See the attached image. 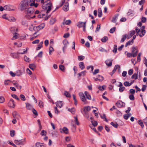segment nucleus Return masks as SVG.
Instances as JSON below:
<instances>
[{"instance_id": "393cba45", "label": "nucleus", "mask_w": 147, "mask_h": 147, "mask_svg": "<svg viewBox=\"0 0 147 147\" xmlns=\"http://www.w3.org/2000/svg\"><path fill=\"white\" fill-rule=\"evenodd\" d=\"M13 117L15 118H17L16 116H20V115L16 111H14L12 113Z\"/></svg>"}, {"instance_id": "423d86ee", "label": "nucleus", "mask_w": 147, "mask_h": 147, "mask_svg": "<svg viewBox=\"0 0 147 147\" xmlns=\"http://www.w3.org/2000/svg\"><path fill=\"white\" fill-rule=\"evenodd\" d=\"M63 44L64 46L63 47V51L64 53H65V49L67 48L69 43L66 40H64L63 41Z\"/></svg>"}, {"instance_id": "6ab92c4d", "label": "nucleus", "mask_w": 147, "mask_h": 147, "mask_svg": "<svg viewBox=\"0 0 147 147\" xmlns=\"http://www.w3.org/2000/svg\"><path fill=\"white\" fill-rule=\"evenodd\" d=\"M56 105L57 107H58L60 108H61L62 106V102L60 101H57L56 103Z\"/></svg>"}, {"instance_id": "7ed1b4c3", "label": "nucleus", "mask_w": 147, "mask_h": 147, "mask_svg": "<svg viewBox=\"0 0 147 147\" xmlns=\"http://www.w3.org/2000/svg\"><path fill=\"white\" fill-rule=\"evenodd\" d=\"M79 95L80 96L81 100L84 102L85 104H87L88 103V102L86 100L85 96L82 92L79 93Z\"/></svg>"}, {"instance_id": "6e6552de", "label": "nucleus", "mask_w": 147, "mask_h": 147, "mask_svg": "<svg viewBox=\"0 0 147 147\" xmlns=\"http://www.w3.org/2000/svg\"><path fill=\"white\" fill-rule=\"evenodd\" d=\"M13 7L9 5H6L4 6V9L7 11H14V9L13 8Z\"/></svg>"}, {"instance_id": "f704fd0d", "label": "nucleus", "mask_w": 147, "mask_h": 147, "mask_svg": "<svg viewBox=\"0 0 147 147\" xmlns=\"http://www.w3.org/2000/svg\"><path fill=\"white\" fill-rule=\"evenodd\" d=\"M15 29L16 30H17L18 29L15 27H11L10 28V31L12 33H14L15 32Z\"/></svg>"}, {"instance_id": "2eb2a0df", "label": "nucleus", "mask_w": 147, "mask_h": 147, "mask_svg": "<svg viewBox=\"0 0 147 147\" xmlns=\"http://www.w3.org/2000/svg\"><path fill=\"white\" fill-rule=\"evenodd\" d=\"M118 68H119V70H120V66H119L118 65H117L115 66L114 69L113 70V71L111 73L112 74H111V75H112L113 74L115 73V71H116V70Z\"/></svg>"}, {"instance_id": "20e7f679", "label": "nucleus", "mask_w": 147, "mask_h": 147, "mask_svg": "<svg viewBox=\"0 0 147 147\" xmlns=\"http://www.w3.org/2000/svg\"><path fill=\"white\" fill-rule=\"evenodd\" d=\"M136 47H133L132 48L131 53H133L132 57H136L138 51Z\"/></svg>"}, {"instance_id": "49530a36", "label": "nucleus", "mask_w": 147, "mask_h": 147, "mask_svg": "<svg viewBox=\"0 0 147 147\" xmlns=\"http://www.w3.org/2000/svg\"><path fill=\"white\" fill-rule=\"evenodd\" d=\"M96 81L99 80L100 81H102L104 80V78L102 76H101L100 78H98L94 79Z\"/></svg>"}, {"instance_id": "f257e3e1", "label": "nucleus", "mask_w": 147, "mask_h": 147, "mask_svg": "<svg viewBox=\"0 0 147 147\" xmlns=\"http://www.w3.org/2000/svg\"><path fill=\"white\" fill-rule=\"evenodd\" d=\"M28 5V3L26 1H22L19 5L18 9L21 11L26 10Z\"/></svg>"}, {"instance_id": "bf43d9fd", "label": "nucleus", "mask_w": 147, "mask_h": 147, "mask_svg": "<svg viewBox=\"0 0 147 147\" xmlns=\"http://www.w3.org/2000/svg\"><path fill=\"white\" fill-rule=\"evenodd\" d=\"M39 106L40 107H43V103L42 102L41 100H40L38 103Z\"/></svg>"}, {"instance_id": "bb28decb", "label": "nucleus", "mask_w": 147, "mask_h": 147, "mask_svg": "<svg viewBox=\"0 0 147 147\" xmlns=\"http://www.w3.org/2000/svg\"><path fill=\"white\" fill-rule=\"evenodd\" d=\"M98 16L99 17H101L102 15V10L101 8H99L98 9Z\"/></svg>"}, {"instance_id": "de8ad7c7", "label": "nucleus", "mask_w": 147, "mask_h": 147, "mask_svg": "<svg viewBox=\"0 0 147 147\" xmlns=\"http://www.w3.org/2000/svg\"><path fill=\"white\" fill-rule=\"evenodd\" d=\"M24 59L25 61L28 62H29L30 61V59L26 56H24Z\"/></svg>"}, {"instance_id": "cd10ccee", "label": "nucleus", "mask_w": 147, "mask_h": 147, "mask_svg": "<svg viewBox=\"0 0 147 147\" xmlns=\"http://www.w3.org/2000/svg\"><path fill=\"white\" fill-rule=\"evenodd\" d=\"M84 22H79L77 26L79 28L83 27V25H84Z\"/></svg>"}, {"instance_id": "5fc2aeb1", "label": "nucleus", "mask_w": 147, "mask_h": 147, "mask_svg": "<svg viewBox=\"0 0 147 147\" xmlns=\"http://www.w3.org/2000/svg\"><path fill=\"white\" fill-rule=\"evenodd\" d=\"M7 20H8L10 22H14L16 20V19L13 17H11L10 18H7Z\"/></svg>"}, {"instance_id": "4c0bfd02", "label": "nucleus", "mask_w": 147, "mask_h": 147, "mask_svg": "<svg viewBox=\"0 0 147 147\" xmlns=\"http://www.w3.org/2000/svg\"><path fill=\"white\" fill-rule=\"evenodd\" d=\"M138 124H139L141 126V127L142 128H143L144 127V125L143 124V123L141 120H138Z\"/></svg>"}, {"instance_id": "864d4df0", "label": "nucleus", "mask_w": 147, "mask_h": 147, "mask_svg": "<svg viewBox=\"0 0 147 147\" xmlns=\"http://www.w3.org/2000/svg\"><path fill=\"white\" fill-rule=\"evenodd\" d=\"M129 99L131 100H133L134 99V97L133 94H131L129 95Z\"/></svg>"}, {"instance_id": "ddd939ff", "label": "nucleus", "mask_w": 147, "mask_h": 147, "mask_svg": "<svg viewBox=\"0 0 147 147\" xmlns=\"http://www.w3.org/2000/svg\"><path fill=\"white\" fill-rule=\"evenodd\" d=\"M63 10L65 11H67L69 10V4L67 2L65 3V4L63 6Z\"/></svg>"}, {"instance_id": "6e6d98bb", "label": "nucleus", "mask_w": 147, "mask_h": 147, "mask_svg": "<svg viewBox=\"0 0 147 147\" xmlns=\"http://www.w3.org/2000/svg\"><path fill=\"white\" fill-rule=\"evenodd\" d=\"M11 96H12V97L16 99V100H20L19 98L15 94H11Z\"/></svg>"}, {"instance_id": "2f4dec72", "label": "nucleus", "mask_w": 147, "mask_h": 147, "mask_svg": "<svg viewBox=\"0 0 147 147\" xmlns=\"http://www.w3.org/2000/svg\"><path fill=\"white\" fill-rule=\"evenodd\" d=\"M108 40V38L107 36H104L101 39V40L102 42H106Z\"/></svg>"}, {"instance_id": "e2e57ef3", "label": "nucleus", "mask_w": 147, "mask_h": 147, "mask_svg": "<svg viewBox=\"0 0 147 147\" xmlns=\"http://www.w3.org/2000/svg\"><path fill=\"white\" fill-rule=\"evenodd\" d=\"M125 89V88L124 86L120 87L119 88V90L120 92H122Z\"/></svg>"}, {"instance_id": "f8f14e48", "label": "nucleus", "mask_w": 147, "mask_h": 147, "mask_svg": "<svg viewBox=\"0 0 147 147\" xmlns=\"http://www.w3.org/2000/svg\"><path fill=\"white\" fill-rule=\"evenodd\" d=\"M113 60L111 59H107L105 61L106 65L108 66H111L112 65Z\"/></svg>"}, {"instance_id": "4be33fe9", "label": "nucleus", "mask_w": 147, "mask_h": 147, "mask_svg": "<svg viewBox=\"0 0 147 147\" xmlns=\"http://www.w3.org/2000/svg\"><path fill=\"white\" fill-rule=\"evenodd\" d=\"M140 34L139 35V36L140 37H142L146 33V30H140Z\"/></svg>"}, {"instance_id": "0eeeda50", "label": "nucleus", "mask_w": 147, "mask_h": 147, "mask_svg": "<svg viewBox=\"0 0 147 147\" xmlns=\"http://www.w3.org/2000/svg\"><path fill=\"white\" fill-rule=\"evenodd\" d=\"M14 101L12 99H10L8 103V106L11 108H14L15 107V105L14 103Z\"/></svg>"}, {"instance_id": "dca6fc26", "label": "nucleus", "mask_w": 147, "mask_h": 147, "mask_svg": "<svg viewBox=\"0 0 147 147\" xmlns=\"http://www.w3.org/2000/svg\"><path fill=\"white\" fill-rule=\"evenodd\" d=\"M26 108L28 110H31L32 109L33 106L28 103H26Z\"/></svg>"}, {"instance_id": "69168bd1", "label": "nucleus", "mask_w": 147, "mask_h": 147, "mask_svg": "<svg viewBox=\"0 0 147 147\" xmlns=\"http://www.w3.org/2000/svg\"><path fill=\"white\" fill-rule=\"evenodd\" d=\"M124 85L125 86H130L129 83V82L127 81L124 82Z\"/></svg>"}, {"instance_id": "c03bdc74", "label": "nucleus", "mask_w": 147, "mask_h": 147, "mask_svg": "<svg viewBox=\"0 0 147 147\" xmlns=\"http://www.w3.org/2000/svg\"><path fill=\"white\" fill-rule=\"evenodd\" d=\"M74 118L75 119V122L76 124L77 125H79V123L78 121V119L77 118V116L76 117H74Z\"/></svg>"}, {"instance_id": "ea45409f", "label": "nucleus", "mask_w": 147, "mask_h": 147, "mask_svg": "<svg viewBox=\"0 0 147 147\" xmlns=\"http://www.w3.org/2000/svg\"><path fill=\"white\" fill-rule=\"evenodd\" d=\"M52 46H50V47H49V53L50 55H51V53L53 51H54V49L53 47H52Z\"/></svg>"}, {"instance_id": "a211bd4d", "label": "nucleus", "mask_w": 147, "mask_h": 147, "mask_svg": "<svg viewBox=\"0 0 147 147\" xmlns=\"http://www.w3.org/2000/svg\"><path fill=\"white\" fill-rule=\"evenodd\" d=\"M118 16V14H115V15L114 17L111 20L112 22L114 23H116V21L117 19Z\"/></svg>"}, {"instance_id": "4d7b16f0", "label": "nucleus", "mask_w": 147, "mask_h": 147, "mask_svg": "<svg viewBox=\"0 0 147 147\" xmlns=\"http://www.w3.org/2000/svg\"><path fill=\"white\" fill-rule=\"evenodd\" d=\"M59 68L62 71H63L65 70V67L62 65H61L59 66Z\"/></svg>"}, {"instance_id": "72a5a7b5", "label": "nucleus", "mask_w": 147, "mask_h": 147, "mask_svg": "<svg viewBox=\"0 0 147 147\" xmlns=\"http://www.w3.org/2000/svg\"><path fill=\"white\" fill-rule=\"evenodd\" d=\"M138 71L137 72V74H134L131 77L132 79H134L136 80L138 78Z\"/></svg>"}, {"instance_id": "412c9836", "label": "nucleus", "mask_w": 147, "mask_h": 147, "mask_svg": "<svg viewBox=\"0 0 147 147\" xmlns=\"http://www.w3.org/2000/svg\"><path fill=\"white\" fill-rule=\"evenodd\" d=\"M79 65L80 68L82 70L84 69L85 68V66L83 62H80L79 63Z\"/></svg>"}, {"instance_id": "79ce46f5", "label": "nucleus", "mask_w": 147, "mask_h": 147, "mask_svg": "<svg viewBox=\"0 0 147 147\" xmlns=\"http://www.w3.org/2000/svg\"><path fill=\"white\" fill-rule=\"evenodd\" d=\"M69 111L73 114H74L75 113V109L74 108H72L71 109H69Z\"/></svg>"}, {"instance_id": "a19ab883", "label": "nucleus", "mask_w": 147, "mask_h": 147, "mask_svg": "<svg viewBox=\"0 0 147 147\" xmlns=\"http://www.w3.org/2000/svg\"><path fill=\"white\" fill-rule=\"evenodd\" d=\"M47 134V132L46 131L44 130H42L40 134L42 136H46Z\"/></svg>"}, {"instance_id": "7c9ffc66", "label": "nucleus", "mask_w": 147, "mask_h": 147, "mask_svg": "<svg viewBox=\"0 0 147 147\" xmlns=\"http://www.w3.org/2000/svg\"><path fill=\"white\" fill-rule=\"evenodd\" d=\"M90 107L89 106L85 107L84 108V111H89L90 110Z\"/></svg>"}, {"instance_id": "b1692460", "label": "nucleus", "mask_w": 147, "mask_h": 147, "mask_svg": "<svg viewBox=\"0 0 147 147\" xmlns=\"http://www.w3.org/2000/svg\"><path fill=\"white\" fill-rule=\"evenodd\" d=\"M133 43V39H132L131 40H129L126 43L125 47H127L128 45H131Z\"/></svg>"}, {"instance_id": "9d476101", "label": "nucleus", "mask_w": 147, "mask_h": 147, "mask_svg": "<svg viewBox=\"0 0 147 147\" xmlns=\"http://www.w3.org/2000/svg\"><path fill=\"white\" fill-rule=\"evenodd\" d=\"M24 70L23 69V70H18L16 71V76H20L21 75L24 73Z\"/></svg>"}, {"instance_id": "3c124183", "label": "nucleus", "mask_w": 147, "mask_h": 147, "mask_svg": "<svg viewBox=\"0 0 147 147\" xmlns=\"http://www.w3.org/2000/svg\"><path fill=\"white\" fill-rule=\"evenodd\" d=\"M5 98L3 96H0V103H3L5 101Z\"/></svg>"}, {"instance_id": "39448f33", "label": "nucleus", "mask_w": 147, "mask_h": 147, "mask_svg": "<svg viewBox=\"0 0 147 147\" xmlns=\"http://www.w3.org/2000/svg\"><path fill=\"white\" fill-rule=\"evenodd\" d=\"M34 9L33 7H30L28 8H27L26 10L25 11L27 12L28 14H31L34 12Z\"/></svg>"}, {"instance_id": "f3484780", "label": "nucleus", "mask_w": 147, "mask_h": 147, "mask_svg": "<svg viewBox=\"0 0 147 147\" xmlns=\"http://www.w3.org/2000/svg\"><path fill=\"white\" fill-rule=\"evenodd\" d=\"M36 147H46V146L43 143L37 142L35 144Z\"/></svg>"}, {"instance_id": "4468645a", "label": "nucleus", "mask_w": 147, "mask_h": 147, "mask_svg": "<svg viewBox=\"0 0 147 147\" xmlns=\"http://www.w3.org/2000/svg\"><path fill=\"white\" fill-rule=\"evenodd\" d=\"M22 140H15L14 141V143L18 145H24L22 141Z\"/></svg>"}, {"instance_id": "603ef678", "label": "nucleus", "mask_w": 147, "mask_h": 147, "mask_svg": "<svg viewBox=\"0 0 147 147\" xmlns=\"http://www.w3.org/2000/svg\"><path fill=\"white\" fill-rule=\"evenodd\" d=\"M32 112L36 116H37L38 115L37 111L34 108L32 109Z\"/></svg>"}, {"instance_id": "8fccbe9b", "label": "nucleus", "mask_w": 147, "mask_h": 147, "mask_svg": "<svg viewBox=\"0 0 147 147\" xmlns=\"http://www.w3.org/2000/svg\"><path fill=\"white\" fill-rule=\"evenodd\" d=\"M84 56L82 55L79 56L78 57V59L80 61L83 60L84 59Z\"/></svg>"}, {"instance_id": "338daca9", "label": "nucleus", "mask_w": 147, "mask_h": 147, "mask_svg": "<svg viewBox=\"0 0 147 147\" xmlns=\"http://www.w3.org/2000/svg\"><path fill=\"white\" fill-rule=\"evenodd\" d=\"M100 24H98L96 28V30H95V32H97L98 31H99V30L100 29Z\"/></svg>"}, {"instance_id": "0e129e2a", "label": "nucleus", "mask_w": 147, "mask_h": 147, "mask_svg": "<svg viewBox=\"0 0 147 147\" xmlns=\"http://www.w3.org/2000/svg\"><path fill=\"white\" fill-rule=\"evenodd\" d=\"M20 97L22 100L25 101L26 100V98L24 96L23 94H21Z\"/></svg>"}, {"instance_id": "c85d7f7f", "label": "nucleus", "mask_w": 147, "mask_h": 147, "mask_svg": "<svg viewBox=\"0 0 147 147\" xmlns=\"http://www.w3.org/2000/svg\"><path fill=\"white\" fill-rule=\"evenodd\" d=\"M56 20L55 18H51L50 21V23L51 25L53 24L56 22Z\"/></svg>"}, {"instance_id": "c756f323", "label": "nucleus", "mask_w": 147, "mask_h": 147, "mask_svg": "<svg viewBox=\"0 0 147 147\" xmlns=\"http://www.w3.org/2000/svg\"><path fill=\"white\" fill-rule=\"evenodd\" d=\"M29 67L31 69L34 70L36 66L34 64H30L29 65Z\"/></svg>"}, {"instance_id": "09e8293b", "label": "nucleus", "mask_w": 147, "mask_h": 147, "mask_svg": "<svg viewBox=\"0 0 147 147\" xmlns=\"http://www.w3.org/2000/svg\"><path fill=\"white\" fill-rule=\"evenodd\" d=\"M33 29L35 31H38L40 30V27H39V26H37L34 27L33 28Z\"/></svg>"}, {"instance_id": "58836bf2", "label": "nucleus", "mask_w": 147, "mask_h": 147, "mask_svg": "<svg viewBox=\"0 0 147 147\" xmlns=\"http://www.w3.org/2000/svg\"><path fill=\"white\" fill-rule=\"evenodd\" d=\"M91 121L92 125H93L95 127L97 125L98 123L97 121L92 120Z\"/></svg>"}, {"instance_id": "680f3d73", "label": "nucleus", "mask_w": 147, "mask_h": 147, "mask_svg": "<svg viewBox=\"0 0 147 147\" xmlns=\"http://www.w3.org/2000/svg\"><path fill=\"white\" fill-rule=\"evenodd\" d=\"M100 117L102 119L104 118L105 119V121L107 122H108V120L106 117V115L105 114H104L103 116L101 115Z\"/></svg>"}, {"instance_id": "5701e85b", "label": "nucleus", "mask_w": 147, "mask_h": 147, "mask_svg": "<svg viewBox=\"0 0 147 147\" xmlns=\"http://www.w3.org/2000/svg\"><path fill=\"white\" fill-rule=\"evenodd\" d=\"M43 44V42L42 41L40 42L39 45H38L37 47L36 48V50L37 51L39 50L42 47V44Z\"/></svg>"}, {"instance_id": "13d9d810", "label": "nucleus", "mask_w": 147, "mask_h": 147, "mask_svg": "<svg viewBox=\"0 0 147 147\" xmlns=\"http://www.w3.org/2000/svg\"><path fill=\"white\" fill-rule=\"evenodd\" d=\"M117 46L116 45H114L113 47V52L114 53H116L117 52Z\"/></svg>"}, {"instance_id": "9b49d317", "label": "nucleus", "mask_w": 147, "mask_h": 147, "mask_svg": "<svg viewBox=\"0 0 147 147\" xmlns=\"http://www.w3.org/2000/svg\"><path fill=\"white\" fill-rule=\"evenodd\" d=\"M20 53V52H18L17 53H11V55L13 58H17L18 57L19 55L20 54L19 53Z\"/></svg>"}, {"instance_id": "37998d69", "label": "nucleus", "mask_w": 147, "mask_h": 147, "mask_svg": "<svg viewBox=\"0 0 147 147\" xmlns=\"http://www.w3.org/2000/svg\"><path fill=\"white\" fill-rule=\"evenodd\" d=\"M123 38L121 40V42H123L127 38L126 34L124 35L123 36Z\"/></svg>"}, {"instance_id": "c9c22d12", "label": "nucleus", "mask_w": 147, "mask_h": 147, "mask_svg": "<svg viewBox=\"0 0 147 147\" xmlns=\"http://www.w3.org/2000/svg\"><path fill=\"white\" fill-rule=\"evenodd\" d=\"M120 101H119L117 102L116 103V105L117 107L121 108L122 107H123V105H121L120 103L119 102Z\"/></svg>"}, {"instance_id": "052dcab7", "label": "nucleus", "mask_w": 147, "mask_h": 147, "mask_svg": "<svg viewBox=\"0 0 147 147\" xmlns=\"http://www.w3.org/2000/svg\"><path fill=\"white\" fill-rule=\"evenodd\" d=\"M115 29L116 28L115 27L111 28L109 31L111 33H113L115 32Z\"/></svg>"}, {"instance_id": "774afa93", "label": "nucleus", "mask_w": 147, "mask_h": 147, "mask_svg": "<svg viewBox=\"0 0 147 147\" xmlns=\"http://www.w3.org/2000/svg\"><path fill=\"white\" fill-rule=\"evenodd\" d=\"M143 122L147 127V117L145 118L143 120Z\"/></svg>"}, {"instance_id": "f03ea898", "label": "nucleus", "mask_w": 147, "mask_h": 147, "mask_svg": "<svg viewBox=\"0 0 147 147\" xmlns=\"http://www.w3.org/2000/svg\"><path fill=\"white\" fill-rule=\"evenodd\" d=\"M52 6V4L51 3L49 2L47 3L46 5H42V7L43 9L46 11V13L47 15L48 13L50 11Z\"/></svg>"}, {"instance_id": "473e14b6", "label": "nucleus", "mask_w": 147, "mask_h": 147, "mask_svg": "<svg viewBox=\"0 0 147 147\" xmlns=\"http://www.w3.org/2000/svg\"><path fill=\"white\" fill-rule=\"evenodd\" d=\"M64 95L67 97L69 98L71 97V95L70 94L66 91H64Z\"/></svg>"}, {"instance_id": "e433bc0d", "label": "nucleus", "mask_w": 147, "mask_h": 147, "mask_svg": "<svg viewBox=\"0 0 147 147\" xmlns=\"http://www.w3.org/2000/svg\"><path fill=\"white\" fill-rule=\"evenodd\" d=\"M111 124L112 125L113 127L116 128H117L119 125L118 124H117V123H114L113 122H111Z\"/></svg>"}, {"instance_id": "a878e982", "label": "nucleus", "mask_w": 147, "mask_h": 147, "mask_svg": "<svg viewBox=\"0 0 147 147\" xmlns=\"http://www.w3.org/2000/svg\"><path fill=\"white\" fill-rule=\"evenodd\" d=\"M131 113L125 114L124 115L123 117L125 119L127 120L129 117L131 116Z\"/></svg>"}, {"instance_id": "1a4fd4ad", "label": "nucleus", "mask_w": 147, "mask_h": 147, "mask_svg": "<svg viewBox=\"0 0 147 147\" xmlns=\"http://www.w3.org/2000/svg\"><path fill=\"white\" fill-rule=\"evenodd\" d=\"M59 130L60 132L61 133L63 132L66 134H68V129L66 127H64L63 129H60Z\"/></svg>"}, {"instance_id": "a18cd8bd", "label": "nucleus", "mask_w": 147, "mask_h": 147, "mask_svg": "<svg viewBox=\"0 0 147 147\" xmlns=\"http://www.w3.org/2000/svg\"><path fill=\"white\" fill-rule=\"evenodd\" d=\"M15 134V131L14 130H11L10 131V135L11 137H13L14 136Z\"/></svg>"}, {"instance_id": "aec40b11", "label": "nucleus", "mask_w": 147, "mask_h": 147, "mask_svg": "<svg viewBox=\"0 0 147 147\" xmlns=\"http://www.w3.org/2000/svg\"><path fill=\"white\" fill-rule=\"evenodd\" d=\"M106 88V86L105 85H103L102 86H98V88L99 90L101 91H102L105 90Z\"/></svg>"}]
</instances>
